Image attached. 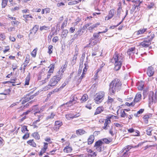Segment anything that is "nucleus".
I'll return each mask as SVG.
<instances>
[{"label": "nucleus", "mask_w": 157, "mask_h": 157, "mask_svg": "<svg viewBox=\"0 0 157 157\" xmlns=\"http://www.w3.org/2000/svg\"><path fill=\"white\" fill-rule=\"evenodd\" d=\"M85 133L86 132L82 129H79L76 131V133L78 135H81Z\"/></svg>", "instance_id": "20"}, {"label": "nucleus", "mask_w": 157, "mask_h": 157, "mask_svg": "<svg viewBox=\"0 0 157 157\" xmlns=\"http://www.w3.org/2000/svg\"><path fill=\"white\" fill-rule=\"evenodd\" d=\"M29 136V133L26 132L25 135H24L22 137V138L23 139H27Z\"/></svg>", "instance_id": "47"}, {"label": "nucleus", "mask_w": 157, "mask_h": 157, "mask_svg": "<svg viewBox=\"0 0 157 157\" xmlns=\"http://www.w3.org/2000/svg\"><path fill=\"white\" fill-rule=\"evenodd\" d=\"M2 8H4L7 5L8 0H2Z\"/></svg>", "instance_id": "32"}, {"label": "nucleus", "mask_w": 157, "mask_h": 157, "mask_svg": "<svg viewBox=\"0 0 157 157\" xmlns=\"http://www.w3.org/2000/svg\"><path fill=\"white\" fill-rule=\"evenodd\" d=\"M66 117L67 119L73 118V115L71 114H67L66 115Z\"/></svg>", "instance_id": "53"}, {"label": "nucleus", "mask_w": 157, "mask_h": 157, "mask_svg": "<svg viewBox=\"0 0 157 157\" xmlns=\"http://www.w3.org/2000/svg\"><path fill=\"white\" fill-rule=\"evenodd\" d=\"M151 129L149 128L146 131V133L147 135L150 136L151 135Z\"/></svg>", "instance_id": "52"}, {"label": "nucleus", "mask_w": 157, "mask_h": 157, "mask_svg": "<svg viewBox=\"0 0 157 157\" xmlns=\"http://www.w3.org/2000/svg\"><path fill=\"white\" fill-rule=\"evenodd\" d=\"M111 122L110 119H108L105 120V122L104 123V126L103 127V128L105 129H107V128L109 126V124Z\"/></svg>", "instance_id": "17"}, {"label": "nucleus", "mask_w": 157, "mask_h": 157, "mask_svg": "<svg viewBox=\"0 0 157 157\" xmlns=\"http://www.w3.org/2000/svg\"><path fill=\"white\" fill-rule=\"evenodd\" d=\"M132 147L131 146L128 145L125 148L124 150H125L127 152H128Z\"/></svg>", "instance_id": "44"}, {"label": "nucleus", "mask_w": 157, "mask_h": 157, "mask_svg": "<svg viewBox=\"0 0 157 157\" xmlns=\"http://www.w3.org/2000/svg\"><path fill=\"white\" fill-rule=\"evenodd\" d=\"M121 5L122 3L121 2H119L118 4V8L117 9V15L118 14H120L121 11L120 10V9H121Z\"/></svg>", "instance_id": "33"}, {"label": "nucleus", "mask_w": 157, "mask_h": 157, "mask_svg": "<svg viewBox=\"0 0 157 157\" xmlns=\"http://www.w3.org/2000/svg\"><path fill=\"white\" fill-rule=\"evenodd\" d=\"M154 73V69L152 67H149L147 68V74L149 77H151Z\"/></svg>", "instance_id": "9"}, {"label": "nucleus", "mask_w": 157, "mask_h": 157, "mask_svg": "<svg viewBox=\"0 0 157 157\" xmlns=\"http://www.w3.org/2000/svg\"><path fill=\"white\" fill-rule=\"evenodd\" d=\"M91 24V23H88L86 24L82 28H79L74 35L73 38L74 39H76L78 38V36H80L82 35L83 33L85 32L86 29Z\"/></svg>", "instance_id": "3"}, {"label": "nucleus", "mask_w": 157, "mask_h": 157, "mask_svg": "<svg viewBox=\"0 0 157 157\" xmlns=\"http://www.w3.org/2000/svg\"><path fill=\"white\" fill-rule=\"evenodd\" d=\"M151 37L150 38H146L144 41L140 43V45L143 47L147 48L151 44V42L153 39L154 38L155 35L154 34H151Z\"/></svg>", "instance_id": "5"}, {"label": "nucleus", "mask_w": 157, "mask_h": 157, "mask_svg": "<svg viewBox=\"0 0 157 157\" xmlns=\"http://www.w3.org/2000/svg\"><path fill=\"white\" fill-rule=\"evenodd\" d=\"M92 24L89 26L88 27H87V29L89 30L90 32H91L93 29L94 28L97 27L98 26L100 25V23H98L95 24H94L93 25H92Z\"/></svg>", "instance_id": "11"}, {"label": "nucleus", "mask_w": 157, "mask_h": 157, "mask_svg": "<svg viewBox=\"0 0 157 157\" xmlns=\"http://www.w3.org/2000/svg\"><path fill=\"white\" fill-rule=\"evenodd\" d=\"M52 75V73L47 72V77L46 78H45L44 80H43L42 81V84H44L46 82H48V78H50L51 77Z\"/></svg>", "instance_id": "18"}, {"label": "nucleus", "mask_w": 157, "mask_h": 157, "mask_svg": "<svg viewBox=\"0 0 157 157\" xmlns=\"http://www.w3.org/2000/svg\"><path fill=\"white\" fill-rule=\"evenodd\" d=\"M74 101H76V100L75 99V96H73L72 98H71V100L69 101L65 105H68V106H72L73 105V102ZM65 105V104H64L63 105H62L61 106H63L64 105Z\"/></svg>", "instance_id": "13"}, {"label": "nucleus", "mask_w": 157, "mask_h": 157, "mask_svg": "<svg viewBox=\"0 0 157 157\" xmlns=\"http://www.w3.org/2000/svg\"><path fill=\"white\" fill-rule=\"evenodd\" d=\"M85 56V54L84 53L82 54V57L81 58L80 61H83Z\"/></svg>", "instance_id": "63"}, {"label": "nucleus", "mask_w": 157, "mask_h": 157, "mask_svg": "<svg viewBox=\"0 0 157 157\" xmlns=\"http://www.w3.org/2000/svg\"><path fill=\"white\" fill-rule=\"evenodd\" d=\"M11 23L12 25H17L19 24L20 22L17 21H11Z\"/></svg>", "instance_id": "55"}, {"label": "nucleus", "mask_w": 157, "mask_h": 157, "mask_svg": "<svg viewBox=\"0 0 157 157\" xmlns=\"http://www.w3.org/2000/svg\"><path fill=\"white\" fill-rule=\"evenodd\" d=\"M122 84L119 79L113 80L109 85V92L111 95H113L116 92H118L121 88Z\"/></svg>", "instance_id": "2"}, {"label": "nucleus", "mask_w": 157, "mask_h": 157, "mask_svg": "<svg viewBox=\"0 0 157 157\" xmlns=\"http://www.w3.org/2000/svg\"><path fill=\"white\" fill-rule=\"evenodd\" d=\"M121 116L122 117H127L128 115L125 113L124 110L121 111Z\"/></svg>", "instance_id": "40"}, {"label": "nucleus", "mask_w": 157, "mask_h": 157, "mask_svg": "<svg viewBox=\"0 0 157 157\" xmlns=\"http://www.w3.org/2000/svg\"><path fill=\"white\" fill-rule=\"evenodd\" d=\"M59 40L58 37L57 36H55L52 39V41L54 43H56Z\"/></svg>", "instance_id": "54"}, {"label": "nucleus", "mask_w": 157, "mask_h": 157, "mask_svg": "<svg viewBox=\"0 0 157 157\" xmlns=\"http://www.w3.org/2000/svg\"><path fill=\"white\" fill-rule=\"evenodd\" d=\"M37 50V48H36L31 52V55L33 57H36Z\"/></svg>", "instance_id": "36"}, {"label": "nucleus", "mask_w": 157, "mask_h": 157, "mask_svg": "<svg viewBox=\"0 0 157 157\" xmlns=\"http://www.w3.org/2000/svg\"><path fill=\"white\" fill-rule=\"evenodd\" d=\"M29 56L27 55L26 57L25 61L24 63H26V64L27 65L29 62Z\"/></svg>", "instance_id": "46"}, {"label": "nucleus", "mask_w": 157, "mask_h": 157, "mask_svg": "<svg viewBox=\"0 0 157 157\" xmlns=\"http://www.w3.org/2000/svg\"><path fill=\"white\" fill-rule=\"evenodd\" d=\"M157 101V96L152 92L151 95L150 94L149 97V103L152 105L153 102L155 103Z\"/></svg>", "instance_id": "8"}, {"label": "nucleus", "mask_w": 157, "mask_h": 157, "mask_svg": "<svg viewBox=\"0 0 157 157\" xmlns=\"http://www.w3.org/2000/svg\"><path fill=\"white\" fill-rule=\"evenodd\" d=\"M68 33V31L67 30H63L62 33V35L64 37H65L67 36Z\"/></svg>", "instance_id": "48"}, {"label": "nucleus", "mask_w": 157, "mask_h": 157, "mask_svg": "<svg viewBox=\"0 0 157 157\" xmlns=\"http://www.w3.org/2000/svg\"><path fill=\"white\" fill-rule=\"evenodd\" d=\"M27 65V64H26V63H24L23 64H22V68L23 71V72H25V67Z\"/></svg>", "instance_id": "62"}, {"label": "nucleus", "mask_w": 157, "mask_h": 157, "mask_svg": "<svg viewBox=\"0 0 157 157\" xmlns=\"http://www.w3.org/2000/svg\"><path fill=\"white\" fill-rule=\"evenodd\" d=\"M32 135L33 137L36 140H39L40 138V136L38 132H34L32 134Z\"/></svg>", "instance_id": "28"}, {"label": "nucleus", "mask_w": 157, "mask_h": 157, "mask_svg": "<svg viewBox=\"0 0 157 157\" xmlns=\"http://www.w3.org/2000/svg\"><path fill=\"white\" fill-rule=\"evenodd\" d=\"M103 143V142L101 140H99L96 142L94 146L95 147H101Z\"/></svg>", "instance_id": "27"}, {"label": "nucleus", "mask_w": 157, "mask_h": 157, "mask_svg": "<svg viewBox=\"0 0 157 157\" xmlns=\"http://www.w3.org/2000/svg\"><path fill=\"white\" fill-rule=\"evenodd\" d=\"M46 150H45L44 149H42L41 151L39 154L40 155H42L46 152Z\"/></svg>", "instance_id": "56"}, {"label": "nucleus", "mask_w": 157, "mask_h": 157, "mask_svg": "<svg viewBox=\"0 0 157 157\" xmlns=\"http://www.w3.org/2000/svg\"><path fill=\"white\" fill-rule=\"evenodd\" d=\"M144 84H141L140 85L139 84L138 86V89L139 90H141L143 88Z\"/></svg>", "instance_id": "60"}, {"label": "nucleus", "mask_w": 157, "mask_h": 157, "mask_svg": "<svg viewBox=\"0 0 157 157\" xmlns=\"http://www.w3.org/2000/svg\"><path fill=\"white\" fill-rule=\"evenodd\" d=\"M72 150V149L71 147L67 146L65 147L63 149L64 152L66 153L71 152Z\"/></svg>", "instance_id": "21"}, {"label": "nucleus", "mask_w": 157, "mask_h": 157, "mask_svg": "<svg viewBox=\"0 0 157 157\" xmlns=\"http://www.w3.org/2000/svg\"><path fill=\"white\" fill-rule=\"evenodd\" d=\"M55 116V114L53 113H52L50 115H48L46 117L47 120L48 119H52L54 118V116Z\"/></svg>", "instance_id": "34"}, {"label": "nucleus", "mask_w": 157, "mask_h": 157, "mask_svg": "<svg viewBox=\"0 0 157 157\" xmlns=\"http://www.w3.org/2000/svg\"><path fill=\"white\" fill-rule=\"evenodd\" d=\"M141 99V95L140 93H138L136 95L135 98L134 99V101L135 103V102H139Z\"/></svg>", "instance_id": "12"}, {"label": "nucleus", "mask_w": 157, "mask_h": 157, "mask_svg": "<svg viewBox=\"0 0 157 157\" xmlns=\"http://www.w3.org/2000/svg\"><path fill=\"white\" fill-rule=\"evenodd\" d=\"M101 33V32H99L98 33H94L93 35V36L94 38H97L99 36V34L100 33Z\"/></svg>", "instance_id": "64"}, {"label": "nucleus", "mask_w": 157, "mask_h": 157, "mask_svg": "<svg viewBox=\"0 0 157 157\" xmlns=\"http://www.w3.org/2000/svg\"><path fill=\"white\" fill-rule=\"evenodd\" d=\"M0 37L2 39V40H4L6 39V36L4 33H1Z\"/></svg>", "instance_id": "50"}, {"label": "nucleus", "mask_w": 157, "mask_h": 157, "mask_svg": "<svg viewBox=\"0 0 157 157\" xmlns=\"http://www.w3.org/2000/svg\"><path fill=\"white\" fill-rule=\"evenodd\" d=\"M147 30V28L143 29H140L137 31L136 32V33L137 35H139L140 34H142L144 32L146 31Z\"/></svg>", "instance_id": "25"}, {"label": "nucleus", "mask_w": 157, "mask_h": 157, "mask_svg": "<svg viewBox=\"0 0 157 157\" xmlns=\"http://www.w3.org/2000/svg\"><path fill=\"white\" fill-rule=\"evenodd\" d=\"M125 105L128 106H133L135 105V102L132 101L130 103L128 102H126L125 103Z\"/></svg>", "instance_id": "45"}, {"label": "nucleus", "mask_w": 157, "mask_h": 157, "mask_svg": "<svg viewBox=\"0 0 157 157\" xmlns=\"http://www.w3.org/2000/svg\"><path fill=\"white\" fill-rule=\"evenodd\" d=\"M144 110V109H140L139 111H138L136 113H135V114H134V116L136 117L139 116L138 115L139 114H140L142 113L143 112Z\"/></svg>", "instance_id": "38"}, {"label": "nucleus", "mask_w": 157, "mask_h": 157, "mask_svg": "<svg viewBox=\"0 0 157 157\" xmlns=\"http://www.w3.org/2000/svg\"><path fill=\"white\" fill-rule=\"evenodd\" d=\"M41 74H40V75H38V78H37L38 80H41V78H42H42H44V77H43V76H44V75H43V73H41Z\"/></svg>", "instance_id": "61"}, {"label": "nucleus", "mask_w": 157, "mask_h": 157, "mask_svg": "<svg viewBox=\"0 0 157 157\" xmlns=\"http://www.w3.org/2000/svg\"><path fill=\"white\" fill-rule=\"evenodd\" d=\"M105 96V93L103 91H101L97 93L95 96L94 101L96 104H99L101 103L104 99Z\"/></svg>", "instance_id": "4"}, {"label": "nucleus", "mask_w": 157, "mask_h": 157, "mask_svg": "<svg viewBox=\"0 0 157 157\" xmlns=\"http://www.w3.org/2000/svg\"><path fill=\"white\" fill-rule=\"evenodd\" d=\"M28 94L29 95V97L31 99H33L35 96L37 95L36 94H35L32 95H31L30 93L29 94Z\"/></svg>", "instance_id": "59"}, {"label": "nucleus", "mask_w": 157, "mask_h": 157, "mask_svg": "<svg viewBox=\"0 0 157 157\" xmlns=\"http://www.w3.org/2000/svg\"><path fill=\"white\" fill-rule=\"evenodd\" d=\"M112 140L111 138H109V139L105 138L103 139V141L105 142V143L108 144L110 142H112Z\"/></svg>", "instance_id": "35"}, {"label": "nucleus", "mask_w": 157, "mask_h": 157, "mask_svg": "<svg viewBox=\"0 0 157 157\" xmlns=\"http://www.w3.org/2000/svg\"><path fill=\"white\" fill-rule=\"evenodd\" d=\"M39 27V26L38 25H36L34 26L32 29L30 30L29 35V38L32 39L33 38V36L37 31Z\"/></svg>", "instance_id": "7"}, {"label": "nucleus", "mask_w": 157, "mask_h": 157, "mask_svg": "<svg viewBox=\"0 0 157 157\" xmlns=\"http://www.w3.org/2000/svg\"><path fill=\"white\" fill-rule=\"evenodd\" d=\"M114 101V99L111 98L110 97H108V103H111L112 102Z\"/></svg>", "instance_id": "57"}, {"label": "nucleus", "mask_w": 157, "mask_h": 157, "mask_svg": "<svg viewBox=\"0 0 157 157\" xmlns=\"http://www.w3.org/2000/svg\"><path fill=\"white\" fill-rule=\"evenodd\" d=\"M94 137L93 135H91L88 140V144H92L94 142Z\"/></svg>", "instance_id": "19"}, {"label": "nucleus", "mask_w": 157, "mask_h": 157, "mask_svg": "<svg viewBox=\"0 0 157 157\" xmlns=\"http://www.w3.org/2000/svg\"><path fill=\"white\" fill-rule=\"evenodd\" d=\"M49 29V28L48 26H43L41 27H40V30H48Z\"/></svg>", "instance_id": "43"}, {"label": "nucleus", "mask_w": 157, "mask_h": 157, "mask_svg": "<svg viewBox=\"0 0 157 157\" xmlns=\"http://www.w3.org/2000/svg\"><path fill=\"white\" fill-rule=\"evenodd\" d=\"M136 50L135 47L131 48L128 49L127 53L129 56L132 55V54H133L135 53L137 54V52L136 53Z\"/></svg>", "instance_id": "10"}, {"label": "nucleus", "mask_w": 157, "mask_h": 157, "mask_svg": "<svg viewBox=\"0 0 157 157\" xmlns=\"http://www.w3.org/2000/svg\"><path fill=\"white\" fill-rule=\"evenodd\" d=\"M23 17L24 18H28L29 17L33 18V17L32 15H24Z\"/></svg>", "instance_id": "51"}, {"label": "nucleus", "mask_w": 157, "mask_h": 157, "mask_svg": "<svg viewBox=\"0 0 157 157\" xmlns=\"http://www.w3.org/2000/svg\"><path fill=\"white\" fill-rule=\"evenodd\" d=\"M49 67L50 68L48 72L52 74L54 71V65L53 64H51Z\"/></svg>", "instance_id": "31"}, {"label": "nucleus", "mask_w": 157, "mask_h": 157, "mask_svg": "<svg viewBox=\"0 0 157 157\" xmlns=\"http://www.w3.org/2000/svg\"><path fill=\"white\" fill-rule=\"evenodd\" d=\"M68 63L67 61H66L65 63V64L63 65V66L61 67L60 69H62L61 71H62V73H63L64 71H65L67 67Z\"/></svg>", "instance_id": "30"}, {"label": "nucleus", "mask_w": 157, "mask_h": 157, "mask_svg": "<svg viewBox=\"0 0 157 157\" xmlns=\"http://www.w3.org/2000/svg\"><path fill=\"white\" fill-rule=\"evenodd\" d=\"M59 81L57 76H54L49 82V84L48 86V87L50 88V87L56 85Z\"/></svg>", "instance_id": "6"}, {"label": "nucleus", "mask_w": 157, "mask_h": 157, "mask_svg": "<svg viewBox=\"0 0 157 157\" xmlns=\"http://www.w3.org/2000/svg\"><path fill=\"white\" fill-rule=\"evenodd\" d=\"M29 80L30 77L29 76H27L25 78V85H28L29 84Z\"/></svg>", "instance_id": "41"}, {"label": "nucleus", "mask_w": 157, "mask_h": 157, "mask_svg": "<svg viewBox=\"0 0 157 157\" xmlns=\"http://www.w3.org/2000/svg\"><path fill=\"white\" fill-rule=\"evenodd\" d=\"M53 47L52 45H50L48 47V52L49 54H51L52 53Z\"/></svg>", "instance_id": "37"}, {"label": "nucleus", "mask_w": 157, "mask_h": 157, "mask_svg": "<svg viewBox=\"0 0 157 157\" xmlns=\"http://www.w3.org/2000/svg\"><path fill=\"white\" fill-rule=\"evenodd\" d=\"M133 135L135 136H139L140 135V132L137 130H136L135 131H134V132H133Z\"/></svg>", "instance_id": "49"}, {"label": "nucleus", "mask_w": 157, "mask_h": 157, "mask_svg": "<svg viewBox=\"0 0 157 157\" xmlns=\"http://www.w3.org/2000/svg\"><path fill=\"white\" fill-rule=\"evenodd\" d=\"M124 56L121 54H118L115 52L113 57L111 59V62L114 63L115 70H119L121 68L122 63L124 61Z\"/></svg>", "instance_id": "1"}, {"label": "nucleus", "mask_w": 157, "mask_h": 157, "mask_svg": "<svg viewBox=\"0 0 157 157\" xmlns=\"http://www.w3.org/2000/svg\"><path fill=\"white\" fill-rule=\"evenodd\" d=\"M21 131L23 133H25V132H28L29 130L27 129V126H23L21 128Z\"/></svg>", "instance_id": "39"}, {"label": "nucleus", "mask_w": 157, "mask_h": 157, "mask_svg": "<svg viewBox=\"0 0 157 157\" xmlns=\"http://www.w3.org/2000/svg\"><path fill=\"white\" fill-rule=\"evenodd\" d=\"M62 122L59 121H57L55 122V126H57V129H59V128L62 125Z\"/></svg>", "instance_id": "29"}, {"label": "nucleus", "mask_w": 157, "mask_h": 157, "mask_svg": "<svg viewBox=\"0 0 157 157\" xmlns=\"http://www.w3.org/2000/svg\"><path fill=\"white\" fill-rule=\"evenodd\" d=\"M77 54H76L72 58V59L71 61V64L72 65L75 64L76 62V59L77 58Z\"/></svg>", "instance_id": "26"}, {"label": "nucleus", "mask_w": 157, "mask_h": 157, "mask_svg": "<svg viewBox=\"0 0 157 157\" xmlns=\"http://www.w3.org/2000/svg\"><path fill=\"white\" fill-rule=\"evenodd\" d=\"M63 73L62 72V71H60V70L57 72L56 75L58 79L60 80L62 78L63 75Z\"/></svg>", "instance_id": "23"}, {"label": "nucleus", "mask_w": 157, "mask_h": 157, "mask_svg": "<svg viewBox=\"0 0 157 157\" xmlns=\"http://www.w3.org/2000/svg\"><path fill=\"white\" fill-rule=\"evenodd\" d=\"M114 11L113 10H110L108 15L105 18V20H108L112 18L114 15Z\"/></svg>", "instance_id": "15"}, {"label": "nucleus", "mask_w": 157, "mask_h": 157, "mask_svg": "<svg viewBox=\"0 0 157 157\" xmlns=\"http://www.w3.org/2000/svg\"><path fill=\"white\" fill-rule=\"evenodd\" d=\"M28 144L30 146L33 147H35L36 146V144L33 140H29L27 141Z\"/></svg>", "instance_id": "22"}, {"label": "nucleus", "mask_w": 157, "mask_h": 157, "mask_svg": "<svg viewBox=\"0 0 157 157\" xmlns=\"http://www.w3.org/2000/svg\"><path fill=\"white\" fill-rule=\"evenodd\" d=\"M136 7H137V5L136 4H134L132 9L130 10V13L131 14H132L133 13Z\"/></svg>", "instance_id": "42"}, {"label": "nucleus", "mask_w": 157, "mask_h": 157, "mask_svg": "<svg viewBox=\"0 0 157 157\" xmlns=\"http://www.w3.org/2000/svg\"><path fill=\"white\" fill-rule=\"evenodd\" d=\"M152 117V115L150 114L145 115L144 117L143 118L144 121L145 123L147 124L148 123V119L151 118Z\"/></svg>", "instance_id": "16"}, {"label": "nucleus", "mask_w": 157, "mask_h": 157, "mask_svg": "<svg viewBox=\"0 0 157 157\" xmlns=\"http://www.w3.org/2000/svg\"><path fill=\"white\" fill-rule=\"evenodd\" d=\"M104 110V108L102 106H100L97 108L94 113L95 115L98 114L102 112Z\"/></svg>", "instance_id": "14"}, {"label": "nucleus", "mask_w": 157, "mask_h": 157, "mask_svg": "<svg viewBox=\"0 0 157 157\" xmlns=\"http://www.w3.org/2000/svg\"><path fill=\"white\" fill-rule=\"evenodd\" d=\"M78 3V2L76 1H74L73 2H70L68 3V5H75V4H76Z\"/></svg>", "instance_id": "58"}, {"label": "nucleus", "mask_w": 157, "mask_h": 157, "mask_svg": "<svg viewBox=\"0 0 157 157\" xmlns=\"http://www.w3.org/2000/svg\"><path fill=\"white\" fill-rule=\"evenodd\" d=\"M88 97L87 95L86 94H84L82 97L81 100L82 102H84L88 99Z\"/></svg>", "instance_id": "24"}]
</instances>
